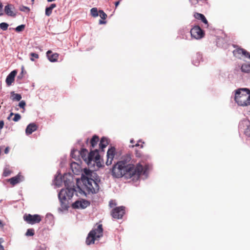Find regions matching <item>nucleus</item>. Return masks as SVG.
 Wrapping results in <instances>:
<instances>
[{"mask_svg":"<svg viewBox=\"0 0 250 250\" xmlns=\"http://www.w3.org/2000/svg\"><path fill=\"white\" fill-rule=\"evenodd\" d=\"M3 225L2 221L0 220V227H3Z\"/></svg>","mask_w":250,"mask_h":250,"instance_id":"49","label":"nucleus"},{"mask_svg":"<svg viewBox=\"0 0 250 250\" xmlns=\"http://www.w3.org/2000/svg\"><path fill=\"white\" fill-rule=\"evenodd\" d=\"M136 156H137V157H141V153H140V152H138L137 151H136Z\"/></svg>","mask_w":250,"mask_h":250,"instance_id":"43","label":"nucleus"},{"mask_svg":"<svg viewBox=\"0 0 250 250\" xmlns=\"http://www.w3.org/2000/svg\"><path fill=\"white\" fill-rule=\"evenodd\" d=\"M25 104V102L24 101H21L19 103V106L22 108H24Z\"/></svg>","mask_w":250,"mask_h":250,"instance_id":"37","label":"nucleus"},{"mask_svg":"<svg viewBox=\"0 0 250 250\" xmlns=\"http://www.w3.org/2000/svg\"><path fill=\"white\" fill-rule=\"evenodd\" d=\"M21 116L19 114H18V113L15 114V116H14V118L13 119V120L14 122H18L21 119Z\"/></svg>","mask_w":250,"mask_h":250,"instance_id":"32","label":"nucleus"},{"mask_svg":"<svg viewBox=\"0 0 250 250\" xmlns=\"http://www.w3.org/2000/svg\"><path fill=\"white\" fill-rule=\"evenodd\" d=\"M30 60L31 61H34V58L38 59L39 58V54L36 53H31L30 54Z\"/></svg>","mask_w":250,"mask_h":250,"instance_id":"27","label":"nucleus"},{"mask_svg":"<svg viewBox=\"0 0 250 250\" xmlns=\"http://www.w3.org/2000/svg\"><path fill=\"white\" fill-rule=\"evenodd\" d=\"M194 17L197 20H201L203 23L208 26V21L203 14L195 12L194 14Z\"/></svg>","mask_w":250,"mask_h":250,"instance_id":"16","label":"nucleus"},{"mask_svg":"<svg viewBox=\"0 0 250 250\" xmlns=\"http://www.w3.org/2000/svg\"><path fill=\"white\" fill-rule=\"evenodd\" d=\"M194 65H196V63L195 62H194Z\"/></svg>","mask_w":250,"mask_h":250,"instance_id":"52","label":"nucleus"},{"mask_svg":"<svg viewBox=\"0 0 250 250\" xmlns=\"http://www.w3.org/2000/svg\"><path fill=\"white\" fill-rule=\"evenodd\" d=\"M15 7L13 5L8 4L4 7V12L5 14L8 16L15 17L16 16V13L14 12L13 10Z\"/></svg>","mask_w":250,"mask_h":250,"instance_id":"12","label":"nucleus"},{"mask_svg":"<svg viewBox=\"0 0 250 250\" xmlns=\"http://www.w3.org/2000/svg\"><path fill=\"white\" fill-rule=\"evenodd\" d=\"M100 160V155L99 154V150L95 149L93 150H91L87 156V163H91L92 161L94 162H97Z\"/></svg>","mask_w":250,"mask_h":250,"instance_id":"9","label":"nucleus"},{"mask_svg":"<svg viewBox=\"0 0 250 250\" xmlns=\"http://www.w3.org/2000/svg\"><path fill=\"white\" fill-rule=\"evenodd\" d=\"M99 23L100 24H104L105 23V21H103L102 20H100L99 21Z\"/></svg>","mask_w":250,"mask_h":250,"instance_id":"44","label":"nucleus"},{"mask_svg":"<svg viewBox=\"0 0 250 250\" xmlns=\"http://www.w3.org/2000/svg\"><path fill=\"white\" fill-rule=\"evenodd\" d=\"M243 50H244V49H243V48L236 49L233 50V55L236 57H238V55H241V54L242 55V53H243L242 51H243Z\"/></svg>","mask_w":250,"mask_h":250,"instance_id":"25","label":"nucleus"},{"mask_svg":"<svg viewBox=\"0 0 250 250\" xmlns=\"http://www.w3.org/2000/svg\"><path fill=\"white\" fill-rule=\"evenodd\" d=\"M38 129V126L35 123H31L29 124L25 130L27 135H30Z\"/></svg>","mask_w":250,"mask_h":250,"instance_id":"15","label":"nucleus"},{"mask_svg":"<svg viewBox=\"0 0 250 250\" xmlns=\"http://www.w3.org/2000/svg\"><path fill=\"white\" fill-rule=\"evenodd\" d=\"M125 213V208L121 206L116 207L111 211V215L116 219H121Z\"/></svg>","mask_w":250,"mask_h":250,"instance_id":"7","label":"nucleus"},{"mask_svg":"<svg viewBox=\"0 0 250 250\" xmlns=\"http://www.w3.org/2000/svg\"><path fill=\"white\" fill-rule=\"evenodd\" d=\"M120 2V0H118L115 3V7L117 8V6L119 5V3Z\"/></svg>","mask_w":250,"mask_h":250,"instance_id":"42","label":"nucleus"},{"mask_svg":"<svg viewBox=\"0 0 250 250\" xmlns=\"http://www.w3.org/2000/svg\"><path fill=\"white\" fill-rule=\"evenodd\" d=\"M243 51L242 55L245 56L246 57H248L249 52H248L247 50H245L244 49L243 51Z\"/></svg>","mask_w":250,"mask_h":250,"instance_id":"38","label":"nucleus"},{"mask_svg":"<svg viewBox=\"0 0 250 250\" xmlns=\"http://www.w3.org/2000/svg\"><path fill=\"white\" fill-rule=\"evenodd\" d=\"M144 144V142H142L141 141H139L137 144L134 145H132L131 146L132 147L134 146H140L141 148H143Z\"/></svg>","mask_w":250,"mask_h":250,"instance_id":"33","label":"nucleus"},{"mask_svg":"<svg viewBox=\"0 0 250 250\" xmlns=\"http://www.w3.org/2000/svg\"><path fill=\"white\" fill-rule=\"evenodd\" d=\"M17 74V70L12 71L7 76L6 79V83L7 85L10 86L14 82L15 77Z\"/></svg>","mask_w":250,"mask_h":250,"instance_id":"14","label":"nucleus"},{"mask_svg":"<svg viewBox=\"0 0 250 250\" xmlns=\"http://www.w3.org/2000/svg\"><path fill=\"white\" fill-rule=\"evenodd\" d=\"M14 115H15V114L13 113H11L8 119H9V118Z\"/></svg>","mask_w":250,"mask_h":250,"instance_id":"47","label":"nucleus"},{"mask_svg":"<svg viewBox=\"0 0 250 250\" xmlns=\"http://www.w3.org/2000/svg\"><path fill=\"white\" fill-rule=\"evenodd\" d=\"M22 73H23V72L22 71V72H21V75H20L19 76H18V78H20V79H21V78L22 77Z\"/></svg>","mask_w":250,"mask_h":250,"instance_id":"45","label":"nucleus"},{"mask_svg":"<svg viewBox=\"0 0 250 250\" xmlns=\"http://www.w3.org/2000/svg\"><path fill=\"white\" fill-rule=\"evenodd\" d=\"M131 159L130 154L123 156L121 160L113 166L112 175L116 178L124 177L126 179L133 178V179H138L144 171V168L140 163L136 165L130 164Z\"/></svg>","mask_w":250,"mask_h":250,"instance_id":"1","label":"nucleus"},{"mask_svg":"<svg viewBox=\"0 0 250 250\" xmlns=\"http://www.w3.org/2000/svg\"><path fill=\"white\" fill-rule=\"evenodd\" d=\"M116 205V202L113 200H110L109 202V206L110 208H113Z\"/></svg>","mask_w":250,"mask_h":250,"instance_id":"36","label":"nucleus"},{"mask_svg":"<svg viewBox=\"0 0 250 250\" xmlns=\"http://www.w3.org/2000/svg\"><path fill=\"white\" fill-rule=\"evenodd\" d=\"M244 123L247 126L245 130V134L246 136L250 137V122L249 121H245Z\"/></svg>","mask_w":250,"mask_h":250,"instance_id":"23","label":"nucleus"},{"mask_svg":"<svg viewBox=\"0 0 250 250\" xmlns=\"http://www.w3.org/2000/svg\"><path fill=\"white\" fill-rule=\"evenodd\" d=\"M108 144L109 141L108 139L106 137H103L101 139L99 144V147L102 150V151H104V149L106 147Z\"/></svg>","mask_w":250,"mask_h":250,"instance_id":"17","label":"nucleus"},{"mask_svg":"<svg viewBox=\"0 0 250 250\" xmlns=\"http://www.w3.org/2000/svg\"><path fill=\"white\" fill-rule=\"evenodd\" d=\"M8 24L6 22H1L0 23V28L3 31H5L8 29Z\"/></svg>","mask_w":250,"mask_h":250,"instance_id":"28","label":"nucleus"},{"mask_svg":"<svg viewBox=\"0 0 250 250\" xmlns=\"http://www.w3.org/2000/svg\"><path fill=\"white\" fill-rule=\"evenodd\" d=\"M34 0H32V1H34Z\"/></svg>","mask_w":250,"mask_h":250,"instance_id":"53","label":"nucleus"},{"mask_svg":"<svg viewBox=\"0 0 250 250\" xmlns=\"http://www.w3.org/2000/svg\"><path fill=\"white\" fill-rule=\"evenodd\" d=\"M20 10L21 11H27V12H29V10H30V9L29 8V7H27V6H21L20 8Z\"/></svg>","mask_w":250,"mask_h":250,"instance_id":"34","label":"nucleus"},{"mask_svg":"<svg viewBox=\"0 0 250 250\" xmlns=\"http://www.w3.org/2000/svg\"><path fill=\"white\" fill-rule=\"evenodd\" d=\"M82 180L88 193H96L99 191V186L95 180L87 177H83Z\"/></svg>","mask_w":250,"mask_h":250,"instance_id":"5","label":"nucleus"},{"mask_svg":"<svg viewBox=\"0 0 250 250\" xmlns=\"http://www.w3.org/2000/svg\"><path fill=\"white\" fill-rule=\"evenodd\" d=\"M24 28H25V25L23 24H21V25L17 26L15 30L17 32H21V31H23L24 30Z\"/></svg>","mask_w":250,"mask_h":250,"instance_id":"31","label":"nucleus"},{"mask_svg":"<svg viewBox=\"0 0 250 250\" xmlns=\"http://www.w3.org/2000/svg\"><path fill=\"white\" fill-rule=\"evenodd\" d=\"M74 188H66L62 189L59 193V199L61 207L63 209H67L69 207L68 200L71 199L75 191Z\"/></svg>","mask_w":250,"mask_h":250,"instance_id":"3","label":"nucleus"},{"mask_svg":"<svg viewBox=\"0 0 250 250\" xmlns=\"http://www.w3.org/2000/svg\"><path fill=\"white\" fill-rule=\"evenodd\" d=\"M99 141V137L96 135H94L92 138H91L90 143V146L91 148H94L95 146L97 145Z\"/></svg>","mask_w":250,"mask_h":250,"instance_id":"19","label":"nucleus"},{"mask_svg":"<svg viewBox=\"0 0 250 250\" xmlns=\"http://www.w3.org/2000/svg\"><path fill=\"white\" fill-rule=\"evenodd\" d=\"M191 36L196 39H200L204 37V31L198 25L194 26L190 30Z\"/></svg>","mask_w":250,"mask_h":250,"instance_id":"8","label":"nucleus"},{"mask_svg":"<svg viewBox=\"0 0 250 250\" xmlns=\"http://www.w3.org/2000/svg\"><path fill=\"white\" fill-rule=\"evenodd\" d=\"M97 225V228L94 227L88 234L85 241V243L87 245L94 244L96 239L103 236L102 224Z\"/></svg>","mask_w":250,"mask_h":250,"instance_id":"4","label":"nucleus"},{"mask_svg":"<svg viewBox=\"0 0 250 250\" xmlns=\"http://www.w3.org/2000/svg\"><path fill=\"white\" fill-rule=\"evenodd\" d=\"M89 205V203L86 200L77 201L72 205L73 208H84Z\"/></svg>","mask_w":250,"mask_h":250,"instance_id":"11","label":"nucleus"},{"mask_svg":"<svg viewBox=\"0 0 250 250\" xmlns=\"http://www.w3.org/2000/svg\"><path fill=\"white\" fill-rule=\"evenodd\" d=\"M87 153H88V151L86 149H83L80 152V154H81L83 159L85 161H86L87 162V157H86V154Z\"/></svg>","mask_w":250,"mask_h":250,"instance_id":"24","label":"nucleus"},{"mask_svg":"<svg viewBox=\"0 0 250 250\" xmlns=\"http://www.w3.org/2000/svg\"><path fill=\"white\" fill-rule=\"evenodd\" d=\"M56 7V4L55 3H52L50 5L49 7H46L45 9V15L47 16H50L52 14L53 9Z\"/></svg>","mask_w":250,"mask_h":250,"instance_id":"21","label":"nucleus"},{"mask_svg":"<svg viewBox=\"0 0 250 250\" xmlns=\"http://www.w3.org/2000/svg\"><path fill=\"white\" fill-rule=\"evenodd\" d=\"M46 56L50 62H56L59 58V54L57 53H53L52 51L48 50L46 52Z\"/></svg>","mask_w":250,"mask_h":250,"instance_id":"13","label":"nucleus"},{"mask_svg":"<svg viewBox=\"0 0 250 250\" xmlns=\"http://www.w3.org/2000/svg\"><path fill=\"white\" fill-rule=\"evenodd\" d=\"M4 122L3 121L1 120V121H0V129H1L3 128V126H4Z\"/></svg>","mask_w":250,"mask_h":250,"instance_id":"39","label":"nucleus"},{"mask_svg":"<svg viewBox=\"0 0 250 250\" xmlns=\"http://www.w3.org/2000/svg\"><path fill=\"white\" fill-rule=\"evenodd\" d=\"M11 95L13 101H20L21 99V96L20 94L15 93L14 91L11 92Z\"/></svg>","mask_w":250,"mask_h":250,"instance_id":"22","label":"nucleus"},{"mask_svg":"<svg viewBox=\"0 0 250 250\" xmlns=\"http://www.w3.org/2000/svg\"><path fill=\"white\" fill-rule=\"evenodd\" d=\"M241 70L242 72L250 74V64L244 63L241 67Z\"/></svg>","mask_w":250,"mask_h":250,"instance_id":"20","label":"nucleus"},{"mask_svg":"<svg viewBox=\"0 0 250 250\" xmlns=\"http://www.w3.org/2000/svg\"><path fill=\"white\" fill-rule=\"evenodd\" d=\"M89 172H90V171H89V170H85V173L86 175H88Z\"/></svg>","mask_w":250,"mask_h":250,"instance_id":"48","label":"nucleus"},{"mask_svg":"<svg viewBox=\"0 0 250 250\" xmlns=\"http://www.w3.org/2000/svg\"><path fill=\"white\" fill-rule=\"evenodd\" d=\"M99 12L101 19L105 20L106 18L107 15L103 10H99Z\"/></svg>","mask_w":250,"mask_h":250,"instance_id":"30","label":"nucleus"},{"mask_svg":"<svg viewBox=\"0 0 250 250\" xmlns=\"http://www.w3.org/2000/svg\"><path fill=\"white\" fill-rule=\"evenodd\" d=\"M0 250H4V247L1 244H0Z\"/></svg>","mask_w":250,"mask_h":250,"instance_id":"46","label":"nucleus"},{"mask_svg":"<svg viewBox=\"0 0 250 250\" xmlns=\"http://www.w3.org/2000/svg\"><path fill=\"white\" fill-rule=\"evenodd\" d=\"M115 151L116 149L114 147H111L108 149L106 154L107 160L105 163L107 166L112 164L115 155Z\"/></svg>","mask_w":250,"mask_h":250,"instance_id":"10","label":"nucleus"},{"mask_svg":"<svg viewBox=\"0 0 250 250\" xmlns=\"http://www.w3.org/2000/svg\"><path fill=\"white\" fill-rule=\"evenodd\" d=\"M2 7V4L1 2L0 1V12H1ZM2 14H3L2 13H0V16H1Z\"/></svg>","mask_w":250,"mask_h":250,"instance_id":"41","label":"nucleus"},{"mask_svg":"<svg viewBox=\"0 0 250 250\" xmlns=\"http://www.w3.org/2000/svg\"><path fill=\"white\" fill-rule=\"evenodd\" d=\"M9 151V147L8 146L6 147L4 149V153L5 154H8Z\"/></svg>","mask_w":250,"mask_h":250,"instance_id":"40","label":"nucleus"},{"mask_svg":"<svg viewBox=\"0 0 250 250\" xmlns=\"http://www.w3.org/2000/svg\"><path fill=\"white\" fill-rule=\"evenodd\" d=\"M91 15L94 17H96L98 16V12L97 8H92L90 10Z\"/></svg>","mask_w":250,"mask_h":250,"instance_id":"26","label":"nucleus"},{"mask_svg":"<svg viewBox=\"0 0 250 250\" xmlns=\"http://www.w3.org/2000/svg\"><path fill=\"white\" fill-rule=\"evenodd\" d=\"M21 181V176L20 175H17L15 177H13L9 179H8V181L10 182V183L12 185L14 186L19 183Z\"/></svg>","mask_w":250,"mask_h":250,"instance_id":"18","label":"nucleus"},{"mask_svg":"<svg viewBox=\"0 0 250 250\" xmlns=\"http://www.w3.org/2000/svg\"><path fill=\"white\" fill-rule=\"evenodd\" d=\"M46 249L47 247L46 245L45 244H42L38 247L37 250H46Z\"/></svg>","mask_w":250,"mask_h":250,"instance_id":"35","label":"nucleus"},{"mask_svg":"<svg viewBox=\"0 0 250 250\" xmlns=\"http://www.w3.org/2000/svg\"><path fill=\"white\" fill-rule=\"evenodd\" d=\"M35 234L34 229H29L26 232V236H33Z\"/></svg>","mask_w":250,"mask_h":250,"instance_id":"29","label":"nucleus"},{"mask_svg":"<svg viewBox=\"0 0 250 250\" xmlns=\"http://www.w3.org/2000/svg\"><path fill=\"white\" fill-rule=\"evenodd\" d=\"M235 101L240 106L250 105V90L248 88H240L235 91Z\"/></svg>","mask_w":250,"mask_h":250,"instance_id":"2","label":"nucleus"},{"mask_svg":"<svg viewBox=\"0 0 250 250\" xmlns=\"http://www.w3.org/2000/svg\"><path fill=\"white\" fill-rule=\"evenodd\" d=\"M3 241L2 238H0V244H1V243H2Z\"/></svg>","mask_w":250,"mask_h":250,"instance_id":"51","label":"nucleus"},{"mask_svg":"<svg viewBox=\"0 0 250 250\" xmlns=\"http://www.w3.org/2000/svg\"><path fill=\"white\" fill-rule=\"evenodd\" d=\"M130 142L131 144H134L135 142L133 140H131Z\"/></svg>","mask_w":250,"mask_h":250,"instance_id":"50","label":"nucleus"},{"mask_svg":"<svg viewBox=\"0 0 250 250\" xmlns=\"http://www.w3.org/2000/svg\"><path fill=\"white\" fill-rule=\"evenodd\" d=\"M23 218L24 220L28 224L34 225L39 223L42 221V217L39 214H25Z\"/></svg>","mask_w":250,"mask_h":250,"instance_id":"6","label":"nucleus"}]
</instances>
